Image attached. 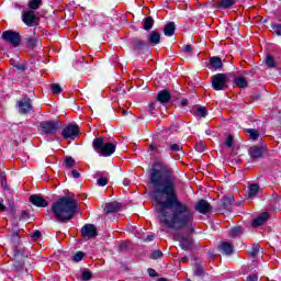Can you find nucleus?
Wrapping results in <instances>:
<instances>
[{
    "label": "nucleus",
    "instance_id": "nucleus-1",
    "mask_svg": "<svg viewBox=\"0 0 281 281\" xmlns=\"http://www.w3.org/2000/svg\"><path fill=\"white\" fill-rule=\"evenodd\" d=\"M149 181L153 186L151 199L156 203L158 218L169 229H183L194 232V213L188 204L181 202L177 195L175 178L168 170L151 169Z\"/></svg>",
    "mask_w": 281,
    "mask_h": 281
},
{
    "label": "nucleus",
    "instance_id": "nucleus-2",
    "mask_svg": "<svg viewBox=\"0 0 281 281\" xmlns=\"http://www.w3.org/2000/svg\"><path fill=\"white\" fill-rule=\"evenodd\" d=\"M50 210L59 223L64 221H71L78 210V204L76 200L70 199L69 196H61L50 206Z\"/></svg>",
    "mask_w": 281,
    "mask_h": 281
},
{
    "label": "nucleus",
    "instance_id": "nucleus-3",
    "mask_svg": "<svg viewBox=\"0 0 281 281\" xmlns=\"http://www.w3.org/2000/svg\"><path fill=\"white\" fill-rule=\"evenodd\" d=\"M92 146L101 157H111L115 153L116 145L114 143H104V138H94Z\"/></svg>",
    "mask_w": 281,
    "mask_h": 281
},
{
    "label": "nucleus",
    "instance_id": "nucleus-4",
    "mask_svg": "<svg viewBox=\"0 0 281 281\" xmlns=\"http://www.w3.org/2000/svg\"><path fill=\"white\" fill-rule=\"evenodd\" d=\"M30 256V251L25 249L23 246H16L13 249V269L15 271H23V267H25V258Z\"/></svg>",
    "mask_w": 281,
    "mask_h": 281
},
{
    "label": "nucleus",
    "instance_id": "nucleus-5",
    "mask_svg": "<svg viewBox=\"0 0 281 281\" xmlns=\"http://www.w3.org/2000/svg\"><path fill=\"white\" fill-rule=\"evenodd\" d=\"M60 130V125L58 121H43L40 123L38 131L41 135H45V137H54L56 133Z\"/></svg>",
    "mask_w": 281,
    "mask_h": 281
},
{
    "label": "nucleus",
    "instance_id": "nucleus-6",
    "mask_svg": "<svg viewBox=\"0 0 281 281\" xmlns=\"http://www.w3.org/2000/svg\"><path fill=\"white\" fill-rule=\"evenodd\" d=\"M212 87L215 91H224L227 89V75L225 74H217L214 75L212 78Z\"/></svg>",
    "mask_w": 281,
    "mask_h": 281
},
{
    "label": "nucleus",
    "instance_id": "nucleus-7",
    "mask_svg": "<svg viewBox=\"0 0 281 281\" xmlns=\"http://www.w3.org/2000/svg\"><path fill=\"white\" fill-rule=\"evenodd\" d=\"M175 240H178L183 251H190L192 249V237H190V235H183L179 233L175 235Z\"/></svg>",
    "mask_w": 281,
    "mask_h": 281
},
{
    "label": "nucleus",
    "instance_id": "nucleus-8",
    "mask_svg": "<svg viewBox=\"0 0 281 281\" xmlns=\"http://www.w3.org/2000/svg\"><path fill=\"white\" fill-rule=\"evenodd\" d=\"M81 236L83 240H91L98 236V228L93 224H86L81 228Z\"/></svg>",
    "mask_w": 281,
    "mask_h": 281
},
{
    "label": "nucleus",
    "instance_id": "nucleus-9",
    "mask_svg": "<svg viewBox=\"0 0 281 281\" xmlns=\"http://www.w3.org/2000/svg\"><path fill=\"white\" fill-rule=\"evenodd\" d=\"M2 38L7 42L10 43L13 47H19L21 43V36L19 33L13 32V31H4L2 33Z\"/></svg>",
    "mask_w": 281,
    "mask_h": 281
},
{
    "label": "nucleus",
    "instance_id": "nucleus-10",
    "mask_svg": "<svg viewBox=\"0 0 281 281\" xmlns=\"http://www.w3.org/2000/svg\"><path fill=\"white\" fill-rule=\"evenodd\" d=\"M22 21L29 27H34V25H38V16H36V14L32 10L24 11V13L22 14Z\"/></svg>",
    "mask_w": 281,
    "mask_h": 281
},
{
    "label": "nucleus",
    "instance_id": "nucleus-11",
    "mask_svg": "<svg viewBox=\"0 0 281 281\" xmlns=\"http://www.w3.org/2000/svg\"><path fill=\"white\" fill-rule=\"evenodd\" d=\"M61 136L64 139H76L78 137V125H68L66 126Z\"/></svg>",
    "mask_w": 281,
    "mask_h": 281
},
{
    "label": "nucleus",
    "instance_id": "nucleus-12",
    "mask_svg": "<svg viewBox=\"0 0 281 281\" xmlns=\"http://www.w3.org/2000/svg\"><path fill=\"white\" fill-rule=\"evenodd\" d=\"M18 111L23 115L30 113V111H32V100H30L29 98H24L18 101Z\"/></svg>",
    "mask_w": 281,
    "mask_h": 281
},
{
    "label": "nucleus",
    "instance_id": "nucleus-13",
    "mask_svg": "<svg viewBox=\"0 0 281 281\" xmlns=\"http://www.w3.org/2000/svg\"><path fill=\"white\" fill-rule=\"evenodd\" d=\"M30 203H32V205H35V207H47L49 205V203H47V200H45L40 194L31 195Z\"/></svg>",
    "mask_w": 281,
    "mask_h": 281
},
{
    "label": "nucleus",
    "instance_id": "nucleus-14",
    "mask_svg": "<svg viewBox=\"0 0 281 281\" xmlns=\"http://www.w3.org/2000/svg\"><path fill=\"white\" fill-rule=\"evenodd\" d=\"M195 210L200 214H207V212L212 211V205L206 200H200L195 204Z\"/></svg>",
    "mask_w": 281,
    "mask_h": 281
},
{
    "label": "nucleus",
    "instance_id": "nucleus-15",
    "mask_svg": "<svg viewBox=\"0 0 281 281\" xmlns=\"http://www.w3.org/2000/svg\"><path fill=\"white\" fill-rule=\"evenodd\" d=\"M209 69L213 71H221L223 69V60L220 57H211L209 60Z\"/></svg>",
    "mask_w": 281,
    "mask_h": 281
},
{
    "label": "nucleus",
    "instance_id": "nucleus-16",
    "mask_svg": "<svg viewBox=\"0 0 281 281\" xmlns=\"http://www.w3.org/2000/svg\"><path fill=\"white\" fill-rule=\"evenodd\" d=\"M268 218H270L269 212H263L252 221L251 225L252 227H260V225H265V223H267Z\"/></svg>",
    "mask_w": 281,
    "mask_h": 281
},
{
    "label": "nucleus",
    "instance_id": "nucleus-17",
    "mask_svg": "<svg viewBox=\"0 0 281 281\" xmlns=\"http://www.w3.org/2000/svg\"><path fill=\"white\" fill-rule=\"evenodd\" d=\"M147 43L150 45H159V43H161V34H159L157 31H151L147 35Z\"/></svg>",
    "mask_w": 281,
    "mask_h": 281
},
{
    "label": "nucleus",
    "instance_id": "nucleus-18",
    "mask_svg": "<svg viewBox=\"0 0 281 281\" xmlns=\"http://www.w3.org/2000/svg\"><path fill=\"white\" fill-rule=\"evenodd\" d=\"M193 274L196 278H203L205 276V268L201 265L199 259H194Z\"/></svg>",
    "mask_w": 281,
    "mask_h": 281
},
{
    "label": "nucleus",
    "instance_id": "nucleus-19",
    "mask_svg": "<svg viewBox=\"0 0 281 281\" xmlns=\"http://www.w3.org/2000/svg\"><path fill=\"white\" fill-rule=\"evenodd\" d=\"M104 210L109 214H113V213L120 212V210H122V204H120V202H110V203L105 204Z\"/></svg>",
    "mask_w": 281,
    "mask_h": 281
},
{
    "label": "nucleus",
    "instance_id": "nucleus-20",
    "mask_svg": "<svg viewBox=\"0 0 281 281\" xmlns=\"http://www.w3.org/2000/svg\"><path fill=\"white\" fill-rule=\"evenodd\" d=\"M191 113L195 117H207V108H205V106H195L191 110Z\"/></svg>",
    "mask_w": 281,
    "mask_h": 281
},
{
    "label": "nucleus",
    "instance_id": "nucleus-21",
    "mask_svg": "<svg viewBox=\"0 0 281 281\" xmlns=\"http://www.w3.org/2000/svg\"><path fill=\"white\" fill-rule=\"evenodd\" d=\"M236 3V0H217L214 4L215 8L227 10V8H232Z\"/></svg>",
    "mask_w": 281,
    "mask_h": 281
},
{
    "label": "nucleus",
    "instance_id": "nucleus-22",
    "mask_svg": "<svg viewBox=\"0 0 281 281\" xmlns=\"http://www.w3.org/2000/svg\"><path fill=\"white\" fill-rule=\"evenodd\" d=\"M157 100L161 104H167V102H170V92L168 90L159 91L157 95Z\"/></svg>",
    "mask_w": 281,
    "mask_h": 281
},
{
    "label": "nucleus",
    "instance_id": "nucleus-23",
    "mask_svg": "<svg viewBox=\"0 0 281 281\" xmlns=\"http://www.w3.org/2000/svg\"><path fill=\"white\" fill-rule=\"evenodd\" d=\"M220 249L225 254V256H231V254H234V246L228 241H223L220 245Z\"/></svg>",
    "mask_w": 281,
    "mask_h": 281
},
{
    "label": "nucleus",
    "instance_id": "nucleus-24",
    "mask_svg": "<svg viewBox=\"0 0 281 281\" xmlns=\"http://www.w3.org/2000/svg\"><path fill=\"white\" fill-rule=\"evenodd\" d=\"M249 155L252 159H260L262 157V148L258 146L250 147Z\"/></svg>",
    "mask_w": 281,
    "mask_h": 281
},
{
    "label": "nucleus",
    "instance_id": "nucleus-25",
    "mask_svg": "<svg viewBox=\"0 0 281 281\" xmlns=\"http://www.w3.org/2000/svg\"><path fill=\"white\" fill-rule=\"evenodd\" d=\"M175 30H177L175 22L167 23L164 29L165 36H173Z\"/></svg>",
    "mask_w": 281,
    "mask_h": 281
},
{
    "label": "nucleus",
    "instance_id": "nucleus-26",
    "mask_svg": "<svg viewBox=\"0 0 281 281\" xmlns=\"http://www.w3.org/2000/svg\"><path fill=\"white\" fill-rule=\"evenodd\" d=\"M259 191H260V186L250 184L248 187V199H254V196H256V194H258Z\"/></svg>",
    "mask_w": 281,
    "mask_h": 281
},
{
    "label": "nucleus",
    "instance_id": "nucleus-27",
    "mask_svg": "<svg viewBox=\"0 0 281 281\" xmlns=\"http://www.w3.org/2000/svg\"><path fill=\"white\" fill-rule=\"evenodd\" d=\"M153 25H155V20L151 16H147L143 20V27L148 32V30H153Z\"/></svg>",
    "mask_w": 281,
    "mask_h": 281
},
{
    "label": "nucleus",
    "instance_id": "nucleus-28",
    "mask_svg": "<svg viewBox=\"0 0 281 281\" xmlns=\"http://www.w3.org/2000/svg\"><path fill=\"white\" fill-rule=\"evenodd\" d=\"M234 83L236 85V87H239V89H245V87H247V79H245L244 77H236L234 79Z\"/></svg>",
    "mask_w": 281,
    "mask_h": 281
},
{
    "label": "nucleus",
    "instance_id": "nucleus-29",
    "mask_svg": "<svg viewBox=\"0 0 281 281\" xmlns=\"http://www.w3.org/2000/svg\"><path fill=\"white\" fill-rule=\"evenodd\" d=\"M146 49V42L136 40L134 41V50L135 52H142Z\"/></svg>",
    "mask_w": 281,
    "mask_h": 281
},
{
    "label": "nucleus",
    "instance_id": "nucleus-30",
    "mask_svg": "<svg viewBox=\"0 0 281 281\" xmlns=\"http://www.w3.org/2000/svg\"><path fill=\"white\" fill-rule=\"evenodd\" d=\"M41 3H43V0H31L29 2L30 10H38L41 8Z\"/></svg>",
    "mask_w": 281,
    "mask_h": 281
},
{
    "label": "nucleus",
    "instance_id": "nucleus-31",
    "mask_svg": "<svg viewBox=\"0 0 281 281\" xmlns=\"http://www.w3.org/2000/svg\"><path fill=\"white\" fill-rule=\"evenodd\" d=\"M232 203H234V196H228L223 199V205L225 210H232Z\"/></svg>",
    "mask_w": 281,
    "mask_h": 281
},
{
    "label": "nucleus",
    "instance_id": "nucleus-32",
    "mask_svg": "<svg viewBox=\"0 0 281 281\" xmlns=\"http://www.w3.org/2000/svg\"><path fill=\"white\" fill-rule=\"evenodd\" d=\"M137 238L140 240H145L146 243H151V240H155V235H144V233H138Z\"/></svg>",
    "mask_w": 281,
    "mask_h": 281
},
{
    "label": "nucleus",
    "instance_id": "nucleus-33",
    "mask_svg": "<svg viewBox=\"0 0 281 281\" xmlns=\"http://www.w3.org/2000/svg\"><path fill=\"white\" fill-rule=\"evenodd\" d=\"M169 148L172 153H180V155H184L183 147L179 144H171Z\"/></svg>",
    "mask_w": 281,
    "mask_h": 281
},
{
    "label": "nucleus",
    "instance_id": "nucleus-34",
    "mask_svg": "<svg viewBox=\"0 0 281 281\" xmlns=\"http://www.w3.org/2000/svg\"><path fill=\"white\" fill-rule=\"evenodd\" d=\"M271 30H272L273 34H276V36H281V24L272 23Z\"/></svg>",
    "mask_w": 281,
    "mask_h": 281
},
{
    "label": "nucleus",
    "instance_id": "nucleus-35",
    "mask_svg": "<svg viewBox=\"0 0 281 281\" xmlns=\"http://www.w3.org/2000/svg\"><path fill=\"white\" fill-rule=\"evenodd\" d=\"M243 229L240 227H234L229 231L231 238H236V236H240Z\"/></svg>",
    "mask_w": 281,
    "mask_h": 281
},
{
    "label": "nucleus",
    "instance_id": "nucleus-36",
    "mask_svg": "<svg viewBox=\"0 0 281 281\" xmlns=\"http://www.w3.org/2000/svg\"><path fill=\"white\" fill-rule=\"evenodd\" d=\"M41 43V41H38V38L36 37H29L27 38V44L30 45V47H37V45Z\"/></svg>",
    "mask_w": 281,
    "mask_h": 281
},
{
    "label": "nucleus",
    "instance_id": "nucleus-37",
    "mask_svg": "<svg viewBox=\"0 0 281 281\" xmlns=\"http://www.w3.org/2000/svg\"><path fill=\"white\" fill-rule=\"evenodd\" d=\"M247 133H249L250 139H252V140H256V139H258V137H260V134L256 130L249 128V130H247Z\"/></svg>",
    "mask_w": 281,
    "mask_h": 281
},
{
    "label": "nucleus",
    "instance_id": "nucleus-38",
    "mask_svg": "<svg viewBox=\"0 0 281 281\" xmlns=\"http://www.w3.org/2000/svg\"><path fill=\"white\" fill-rule=\"evenodd\" d=\"M266 65H267V67H276V60L273 59V57L271 55H268L266 57Z\"/></svg>",
    "mask_w": 281,
    "mask_h": 281
},
{
    "label": "nucleus",
    "instance_id": "nucleus-39",
    "mask_svg": "<svg viewBox=\"0 0 281 281\" xmlns=\"http://www.w3.org/2000/svg\"><path fill=\"white\" fill-rule=\"evenodd\" d=\"M195 150L198 153H203L205 150V143L203 142H198L194 146Z\"/></svg>",
    "mask_w": 281,
    "mask_h": 281
},
{
    "label": "nucleus",
    "instance_id": "nucleus-40",
    "mask_svg": "<svg viewBox=\"0 0 281 281\" xmlns=\"http://www.w3.org/2000/svg\"><path fill=\"white\" fill-rule=\"evenodd\" d=\"M50 89H52L53 93H56V94L63 93V88H60V86L58 83H53L50 86Z\"/></svg>",
    "mask_w": 281,
    "mask_h": 281
},
{
    "label": "nucleus",
    "instance_id": "nucleus-41",
    "mask_svg": "<svg viewBox=\"0 0 281 281\" xmlns=\"http://www.w3.org/2000/svg\"><path fill=\"white\" fill-rule=\"evenodd\" d=\"M65 164L68 168H74L76 166V160L72 157H67Z\"/></svg>",
    "mask_w": 281,
    "mask_h": 281
},
{
    "label": "nucleus",
    "instance_id": "nucleus-42",
    "mask_svg": "<svg viewBox=\"0 0 281 281\" xmlns=\"http://www.w3.org/2000/svg\"><path fill=\"white\" fill-rule=\"evenodd\" d=\"M258 254H260V245H254L252 250L250 251V256H252V258H256Z\"/></svg>",
    "mask_w": 281,
    "mask_h": 281
},
{
    "label": "nucleus",
    "instance_id": "nucleus-43",
    "mask_svg": "<svg viewBox=\"0 0 281 281\" xmlns=\"http://www.w3.org/2000/svg\"><path fill=\"white\" fill-rule=\"evenodd\" d=\"M85 258V252L82 251H79L77 252L74 257H72V260L75 262H80V260H82Z\"/></svg>",
    "mask_w": 281,
    "mask_h": 281
},
{
    "label": "nucleus",
    "instance_id": "nucleus-44",
    "mask_svg": "<svg viewBox=\"0 0 281 281\" xmlns=\"http://www.w3.org/2000/svg\"><path fill=\"white\" fill-rule=\"evenodd\" d=\"M98 186H100L101 188H104V186H106V183H109V179L101 177L97 180Z\"/></svg>",
    "mask_w": 281,
    "mask_h": 281
},
{
    "label": "nucleus",
    "instance_id": "nucleus-45",
    "mask_svg": "<svg viewBox=\"0 0 281 281\" xmlns=\"http://www.w3.org/2000/svg\"><path fill=\"white\" fill-rule=\"evenodd\" d=\"M81 280L83 281L91 280V271L85 270L81 274Z\"/></svg>",
    "mask_w": 281,
    "mask_h": 281
},
{
    "label": "nucleus",
    "instance_id": "nucleus-46",
    "mask_svg": "<svg viewBox=\"0 0 281 281\" xmlns=\"http://www.w3.org/2000/svg\"><path fill=\"white\" fill-rule=\"evenodd\" d=\"M161 256H164V252H161V250H155L153 254H151V258L154 260H157L159 258H161Z\"/></svg>",
    "mask_w": 281,
    "mask_h": 281
},
{
    "label": "nucleus",
    "instance_id": "nucleus-47",
    "mask_svg": "<svg viewBox=\"0 0 281 281\" xmlns=\"http://www.w3.org/2000/svg\"><path fill=\"white\" fill-rule=\"evenodd\" d=\"M225 144H226L227 148H232V146H234V137L228 136V137L226 138Z\"/></svg>",
    "mask_w": 281,
    "mask_h": 281
},
{
    "label": "nucleus",
    "instance_id": "nucleus-48",
    "mask_svg": "<svg viewBox=\"0 0 281 281\" xmlns=\"http://www.w3.org/2000/svg\"><path fill=\"white\" fill-rule=\"evenodd\" d=\"M1 186L2 188H7L8 181L5 180V173H1Z\"/></svg>",
    "mask_w": 281,
    "mask_h": 281
},
{
    "label": "nucleus",
    "instance_id": "nucleus-49",
    "mask_svg": "<svg viewBox=\"0 0 281 281\" xmlns=\"http://www.w3.org/2000/svg\"><path fill=\"white\" fill-rule=\"evenodd\" d=\"M247 281H258V274H249Z\"/></svg>",
    "mask_w": 281,
    "mask_h": 281
},
{
    "label": "nucleus",
    "instance_id": "nucleus-50",
    "mask_svg": "<svg viewBox=\"0 0 281 281\" xmlns=\"http://www.w3.org/2000/svg\"><path fill=\"white\" fill-rule=\"evenodd\" d=\"M32 238H34V240H38V238H41V232L35 231V232L32 234Z\"/></svg>",
    "mask_w": 281,
    "mask_h": 281
},
{
    "label": "nucleus",
    "instance_id": "nucleus-51",
    "mask_svg": "<svg viewBox=\"0 0 281 281\" xmlns=\"http://www.w3.org/2000/svg\"><path fill=\"white\" fill-rule=\"evenodd\" d=\"M148 273H149L150 278L157 277V271H155V269H153V268L148 269Z\"/></svg>",
    "mask_w": 281,
    "mask_h": 281
},
{
    "label": "nucleus",
    "instance_id": "nucleus-52",
    "mask_svg": "<svg viewBox=\"0 0 281 281\" xmlns=\"http://www.w3.org/2000/svg\"><path fill=\"white\" fill-rule=\"evenodd\" d=\"M15 68L19 69V71H25V65L23 64L15 65Z\"/></svg>",
    "mask_w": 281,
    "mask_h": 281
},
{
    "label": "nucleus",
    "instance_id": "nucleus-53",
    "mask_svg": "<svg viewBox=\"0 0 281 281\" xmlns=\"http://www.w3.org/2000/svg\"><path fill=\"white\" fill-rule=\"evenodd\" d=\"M183 52H186L187 54H190V52H192V46L186 45V46L183 47Z\"/></svg>",
    "mask_w": 281,
    "mask_h": 281
},
{
    "label": "nucleus",
    "instance_id": "nucleus-54",
    "mask_svg": "<svg viewBox=\"0 0 281 281\" xmlns=\"http://www.w3.org/2000/svg\"><path fill=\"white\" fill-rule=\"evenodd\" d=\"M74 179H79L80 178V172L76 171V170H72L71 172Z\"/></svg>",
    "mask_w": 281,
    "mask_h": 281
},
{
    "label": "nucleus",
    "instance_id": "nucleus-55",
    "mask_svg": "<svg viewBox=\"0 0 281 281\" xmlns=\"http://www.w3.org/2000/svg\"><path fill=\"white\" fill-rule=\"evenodd\" d=\"M155 109H156V105H155V103H150L149 104V111H150V113H151V115H153V111H155Z\"/></svg>",
    "mask_w": 281,
    "mask_h": 281
},
{
    "label": "nucleus",
    "instance_id": "nucleus-56",
    "mask_svg": "<svg viewBox=\"0 0 281 281\" xmlns=\"http://www.w3.org/2000/svg\"><path fill=\"white\" fill-rule=\"evenodd\" d=\"M181 106H188V99L181 100Z\"/></svg>",
    "mask_w": 281,
    "mask_h": 281
},
{
    "label": "nucleus",
    "instance_id": "nucleus-57",
    "mask_svg": "<svg viewBox=\"0 0 281 281\" xmlns=\"http://www.w3.org/2000/svg\"><path fill=\"white\" fill-rule=\"evenodd\" d=\"M123 184L124 186H131V180L130 179H124Z\"/></svg>",
    "mask_w": 281,
    "mask_h": 281
},
{
    "label": "nucleus",
    "instance_id": "nucleus-58",
    "mask_svg": "<svg viewBox=\"0 0 281 281\" xmlns=\"http://www.w3.org/2000/svg\"><path fill=\"white\" fill-rule=\"evenodd\" d=\"M5 210V206L3 205V201H0V212H3Z\"/></svg>",
    "mask_w": 281,
    "mask_h": 281
},
{
    "label": "nucleus",
    "instance_id": "nucleus-59",
    "mask_svg": "<svg viewBox=\"0 0 281 281\" xmlns=\"http://www.w3.org/2000/svg\"><path fill=\"white\" fill-rule=\"evenodd\" d=\"M22 218H27V212H22Z\"/></svg>",
    "mask_w": 281,
    "mask_h": 281
},
{
    "label": "nucleus",
    "instance_id": "nucleus-60",
    "mask_svg": "<svg viewBox=\"0 0 281 281\" xmlns=\"http://www.w3.org/2000/svg\"><path fill=\"white\" fill-rule=\"evenodd\" d=\"M122 114L123 115H128V111L127 110H122Z\"/></svg>",
    "mask_w": 281,
    "mask_h": 281
},
{
    "label": "nucleus",
    "instance_id": "nucleus-61",
    "mask_svg": "<svg viewBox=\"0 0 281 281\" xmlns=\"http://www.w3.org/2000/svg\"><path fill=\"white\" fill-rule=\"evenodd\" d=\"M181 262H188V257L181 258Z\"/></svg>",
    "mask_w": 281,
    "mask_h": 281
},
{
    "label": "nucleus",
    "instance_id": "nucleus-62",
    "mask_svg": "<svg viewBox=\"0 0 281 281\" xmlns=\"http://www.w3.org/2000/svg\"><path fill=\"white\" fill-rule=\"evenodd\" d=\"M149 150H155V145H149Z\"/></svg>",
    "mask_w": 281,
    "mask_h": 281
},
{
    "label": "nucleus",
    "instance_id": "nucleus-63",
    "mask_svg": "<svg viewBox=\"0 0 281 281\" xmlns=\"http://www.w3.org/2000/svg\"><path fill=\"white\" fill-rule=\"evenodd\" d=\"M13 238H19V233H15V234L13 235Z\"/></svg>",
    "mask_w": 281,
    "mask_h": 281
},
{
    "label": "nucleus",
    "instance_id": "nucleus-64",
    "mask_svg": "<svg viewBox=\"0 0 281 281\" xmlns=\"http://www.w3.org/2000/svg\"><path fill=\"white\" fill-rule=\"evenodd\" d=\"M158 281H168V280H166L165 278H160L158 279Z\"/></svg>",
    "mask_w": 281,
    "mask_h": 281
}]
</instances>
